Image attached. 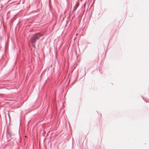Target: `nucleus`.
<instances>
[{"instance_id": "1", "label": "nucleus", "mask_w": 149, "mask_h": 149, "mask_svg": "<svg viewBox=\"0 0 149 149\" xmlns=\"http://www.w3.org/2000/svg\"><path fill=\"white\" fill-rule=\"evenodd\" d=\"M42 35L40 33H38L36 34L31 40V42L32 43H35L36 42V40L38 39Z\"/></svg>"}, {"instance_id": "2", "label": "nucleus", "mask_w": 149, "mask_h": 149, "mask_svg": "<svg viewBox=\"0 0 149 149\" xmlns=\"http://www.w3.org/2000/svg\"><path fill=\"white\" fill-rule=\"evenodd\" d=\"M79 5V4L78 3H77L75 5V9L77 8L78 6Z\"/></svg>"}]
</instances>
